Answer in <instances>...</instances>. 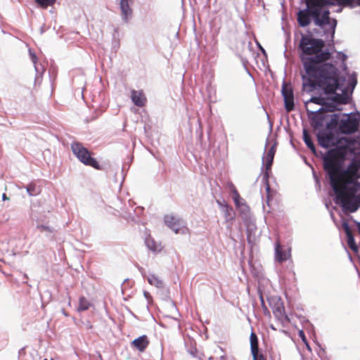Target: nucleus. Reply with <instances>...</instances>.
Segmentation results:
<instances>
[{"instance_id": "nucleus-33", "label": "nucleus", "mask_w": 360, "mask_h": 360, "mask_svg": "<svg viewBox=\"0 0 360 360\" xmlns=\"http://www.w3.org/2000/svg\"><path fill=\"white\" fill-rule=\"evenodd\" d=\"M3 199L4 200H8V198L6 197V195L4 193L3 194Z\"/></svg>"}, {"instance_id": "nucleus-24", "label": "nucleus", "mask_w": 360, "mask_h": 360, "mask_svg": "<svg viewBox=\"0 0 360 360\" xmlns=\"http://www.w3.org/2000/svg\"><path fill=\"white\" fill-rule=\"evenodd\" d=\"M348 246L354 251L357 252L358 248L355 244L354 238L352 235L347 236Z\"/></svg>"}, {"instance_id": "nucleus-8", "label": "nucleus", "mask_w": 360, "mask_h": 360, "mask_svg": "<svg viewBox=\"0 0 360 360\" xmlns=\"http://www.w3.org/2000/svg\"><path fill=\"white\" fill-rule=\"evenodd\" d=\"M119 1L121 18L124 22H128L132 16L133 10L131 8L132 0H117Z\"/></svg>"}, {"instance_id": "nucleus-35", "label": "nucleus", "mask_w": 360, "mask_h": 360, "mask_svg": "<svg viewBox=\"0 0 360 360\" xmlns=\"http://www.w3.org/2000/svg\"><path fill=\"white\" fill-rule=\"evenodd\" d=\"M260 49H261V50H262L263 52H264V50L263 49V48H262V47L260 46Z\"/></svg>"}, {"instance_id": "nucleus-18", "label": "nucleus", "mask_w": 360, "mask_h": 360, "mask_svg": "<svg viewBox=\"0 0 360 360\" xmlns=\"http://www.w3.org/2000/svg\"><path fill=\"white\" fill-rule=\"evenodd\" d=\"M303 139H304V141L306 143V145L310 148V150L314 153H315L316 150H315L314 145L313 144V143L311 140V138L309 136V134H307V132L306 131V130L303 131Z\"/></svg>"}, {"instance_id": "nucleus-10", "label": "nucleus", "mask_w": 360, "mask_h": 360, "mask_svg": "<svg viewBox=\"0 0 360 360\" xmlns=\"http://www.w3.org/2000/svg\"><path fill=\"white\" fill-rule=\"evenodd\" d=\"M233 199L237 208L240 212L243 217H248L249 214V207L246 205L243 199H242L236 191H233Z\"/></svg>"}, {"instance_id": "nucleus-29", "label": "nucleus", "mask_w": 360, "mask_h": 360, "mask_svg": "<svg viewBox=\"0 0 360 360\" xmlns=\"http://www.w3.org/2000/svg\"><path fill=\"white\" fill-rule=\"evenodd\" d=\"M37 60V56L34 54L32 55V60L34 63H36Z\"/></svg>"}, {"instance_id": "nucleus-23", "label": "nucleus", "mask_w": 360, "mask_h": 360, "mask_svg": "<svg viewBox=\"0 0 360 360\" xmlns=\"http://www.w3.org/2000/svg\"><path fill=\"white\" fill-rule=\"evenodd\" d=\"M105 164L103 162L97 160L94 158H91V167L96 169H103L105 168Z\"/></svg>"}, {"instance_id": "nucleus-7", "label": "nucleus", "mask_w": 360, "mask_h": 360, "mask_svg": "<svg viewBox=\"0 0 360 360\" xmlns=\"http://www.w3.org/2000/svg\"><path fill=\"white\" fill-rule=\"evenodd\" d=\"M282 95L283 96L285 107L288 112L294 108V96L292 87L286 84L282 86Z\"/></svg>"}, {"instance_id": "nucleus-12", "label": "nucleus", "mask_w": 360, "mask_h": 360, "mask_svg": "<svg viewBox=\"0 0 360 360\" xmlns=\"http://www.w3.org/2000/svg\"><path fill=\"white\" fill-rule=\"evenodd\" d=\"M131 100L133 103L139 107L143 106L146 103V98L141 91H131Z\"/></svg>"}, {"instance_id": "nucleus-27", "label": "nucleus", "mask_w": 360, "mask_h": 360, "mask_svg": "<svg viewBox=\"0 0 360 360\" xmlns=\"http://www.w3.org/2000/svg\"><path fill=\"white\" fill-rule=\"evenodd\" d=\"M299 336L300 337L303 342H306L307 338L303 330H301L299 331Z\"/></svg>"}, {"instance_id": "nucleus-31", "label": "nucleus", "mask_w": 360, "mask_h": 360, "mask_svg": "<svg viewBox=\"0 0 360 360\" xmlns=\"http://www.w3.org/2000/svg\"><path fill=\"white\" fill-rule=\"evenodd\" d=\"M62 313L64 314V316H68V314L65 311V309H62Z\"/></svg>"}, {"instance_id": "nucleus-16", "label": "nucleus", "mask_w": 360, "mask_h": 360, "mask_svg": "<svg viewBox=\"0 0 360 360\" xmlns=\"http://www.w3.org/2000/svg\"><path fill=\"white\" fill-rule=\"evenodd\" d=\"M147 280L150 285H154L158 288H161L163 286L162 281L155 274L148 275Z\"/></svg>"}, {"instance_id": "nucleus-32", "label": "nucleus", "mask_w": 360, "mask_h": 360, "mask_svg": "<svg viewBox=\"0 0 360 360\" xmlns=\"http://www.w3.org/2000/svg\"><path fill=\"white\" fill-rule=\"evenodd\" d=\"M304 343L305 344V345H306L307 348L309 350H310V349H311V348H310V347H309V343L307 342V341H306V342H304Z\"/></svg>"}, {"instance_id": "nucleus-21", "label": "nucleus", "mask_w": 360, "mask_h": 360, "mask_svg": "<svg viewBox=\"0 0 360 360\" xmlns=\"http://www.w3.org/2000/svg\"><path fill=\"white\" fill-rule=\"evenodd\" d=\"M27 191L30 195H37L40 193L39 189L34 184H30L27 186Z\"/></svg>"}, {"instance_id": "nucleus-30", "label": "nucleus", "mask_w": 360, "mask_h": 360, "mask_svg": "<svg viewBox=\"0 0 360 360\" xmlns=\"http://www.w3.org/2000/svg\"><path fill=\"white\" fill-rule=\"evenodd\" d=\"M143 295H144V296H145V297H146V299H148V297H149V293H148V292H144Z\"/></svg>"}, {"instance_id": "nucleus-17", "label": "nucleus", "mask_w": 360, "mask_h": 360, "mask_svg": "<svg viewBox=\"0 0 360 360\" xmlns=\"http://www.w3.org/2000/svg\"><path fill=\"white\" fill-rule=\"evenodd\" d=\"M222 212L224 214L226 221H231L234 219V212L229 206H224Z\"/></svg>"}, {"instance_id": "nucleus-6", "label": "nucleus", "mask_w": 360, "mask_h": 360, "mask_svg": "<svg viewBox=\"0 0 360 360\" xmlns=\"http://www.w3.org/2000/svg\"><path fill=\"white\" fill-rule=\"evenodd\" d=\"M165 223L176 233H180L184 228V221L172 214L165 215Z\"/></svg>"}, {"instance_id": "nucleus-15", "label": "nucleus", "mask_w": 360, "mask_h": 360, "mask_svg": "<svg viewBox=\"0 0 360 360\" xmlns=\"http://www.w3.org/2000/svg\"><path fill=\"white\" fill-rule=\"evenodd\" d=\"M250 345H251V351L253 356L254 360H257V351H258V347H257V335L252 333L250 337Z\"/></svg>"}, {"instance_id": "nucleus-9", "label": "nucleus", "mask_w": 360, "mask_h": 360, "mask_svg": "<svg viewBox=\"0 0 360 360\" xmlns=\"http://www.w3.org/2000/svg\"><path fill=\"white\" fill-rule=\"evenodd\" d=\"M291 257V249L284 248L277 243L275 246V259L278 262H283L289 259Z\"/></svg>"}, {"instance_id": "nucleus-25", "label": "nucleus", "mask_w": 360, "mask_h": 360, "mask_svg": "<svg viewBox=\"0 0 360 360\" xmlns=\"http://www.w3.org/2000/svg\"><path fill=\"white\" fill-rule=\"evenodd\" d=\"M37 228L41 231H49V232H52L53 231V230L49 226H44V225L38 226Z\"/></svg>"}, {"instance_id": "nucleus-20", "label": "nucleus", "mask_w": 360, "mask_h": 360, "mask_svg": "<svg viewBox=\"0 0 360 360\" xmlns=\"http://www.w3.org/2000/svg\"><path fill=\"white\" fill-rule=\"evenodd\" d=\"M89 301L84 297H81L79 298V306H78L77 310L79 311L87 310L89 309Z\"/></svg>"}, {"instance_id": "nucleus-5", "label": "nucleus", "mask_w": 360, "mask_h": 360, "mask_svg": "<svg viewBox=\"0 0 360 360\" xmlns=\"http://www.w3.org/2000/svg\"><path fill=\"white\" fill-rule=\"evenodd\" d=\"M73 153L77 158L86 165H90V153L79 143H73L72 144Z\"/></svg>"}, {"instance_id": "nucleus-28", "label": "nucleus", "mask_w": 360, "mask_h": 360, "mask_svg": "<svg viewBox=\"0 0 360 360\" xmlns=\"http://www.w3.org/2000/svg\"><path fill=\"white\" fill-rule=\"evenodd\" d=\"M217 202L221 212L223 211L224 206H229L224 201L221 202L219 200H217Z\"/></svg>"}, {"instance_id": "nucleus-14", "label": "nucleus", "mask_w": 360, "mask_h": 360, "mask_svg": "<svg viewBox=\"0 0 360 360\" xmlns=\"http://www.w3.org/2000/svg\"><path fill=\"white\" fill-rule=\"evenodd\" d=\"M275 154V148L274 146H272L270 150L266 153V154L263 157V162L266 165V170L269 169Z\"/></svg>"}, {"instance_id": "nucleus-2", "label": "nucleus", "mask_w": 360, "mask_h": 360, "mask_svg": "<svg viewBox=\"0 0 360 360\" xmlns=\"http://www.w3.org/2000/svg\"><path fill=\"white\" fill-rule=\"evenodd\" d=\"M302 51V60L305 69L302 75L303 89L311 92L321 88L323 91H340V101L345 102L348 94L356 84V75L342 66L336 68L333 65L326 63L320 65L329 58L330 53L323 49L324 43L321 39L303 37L300 42Z\"/></svg>"}, {"instance_id": "nucleus-26", "label": "nucleus", "mask_w": 360, "mask_h": 360, "mask_svg": "<svg viewBox=\"0 0 360 360\" xmlns=\"http://www.w3.org/2000/svg\"><path fill=\"white\" fill-rule=\"evenodd\" d=\"M344 229L346 232L347 236H349V235H352L349 227L347 223L343 224Z\"/></svg>"}, {"instance_id": "nucleus-3", "label": "nucleus", "mask_w": 360, "mask_h": 360, "mask_svg": "<svg viewBox=\"0 0 360 360\" xmlns=\"http://www.w3.org/2000/svg\"><path fill=\"white\" fill-rule=\"evenodd\" d=\"M354 6V0H307V10L300 11L298 13V22L302 27L309 24L310 13L315 18L317 25L321 26L334 34L337 22L335 19L329 18L328 8L337 6L336 12H340L342 6Z\"/></svg>"}, {"instance_id": "nucleus-4", "label": "nucleus", "mask_w": 360, "mask_h": 360, "mask_svg": "<svg viewBox=\"0 0 360 360\" xmlns=\"http://www.w3.org/2000/svg\"><path fill=\"white\" fill-rule=\"evenodd\" d=\"M270 307L273 309L274 316L281 321L288 320V316L285 314V309L282 300L278 296H271L268 298Z\"/></svg>"}, {"instance_id": "nucleus-1", "label": "nucleus", "mask_w": 360, "mask_h": 360, "mask_svg": "<svg viewBox=\"0 0 360 360\" xmlns=\"http://www.w3.org/2000/svg\"><path fill=\"white\" fill-rule=\"evenodd\" d=\"M354 89L345 102L340 101L342 92L336 90L323 91L325 97H311L304 102L320 146L326 148L336 146L323 156V166L337 202L352 212L360 205V145L356 147L351 141L340 136L336 128L342 134L356 131L360 113L328 112L340 110V105L349 102Z\"/></svg>"}, {"instance_id": "nucleus-11", "label": "nucleus", "mask_w": 360, "mask_h": 360, "mask_svg": "<svg viewBox=\"0 0 360 360\" xmlns=\"http://www.w3.org/2000/svg\"><path fill=\"white\" fill-rule=\"evenodd\" d=\"M148 344L149 341L146 335H141L131 342V346L139 352H143Z\"/></svg>"}, {"instance_id": "nucleus-19", "label": "nucleus", "mask_w": 360, "mask_h": 360, "mask_svg": "<svg viewBox=\"0 0 360 360\" xmlns=\"http://www.w3.org/2000/svg\"><path fill=\"white\" fill-rule=\"evenodd\" d=\"M35 3L38 4L41 8H47L49 6H52L56 0H34Z\"/></svg>"}, {"instance_id": "nucleus-34", "label": "nucleus", "mask_w": 360, "mask_h": 360, "mask_svg": "<svg viewBox=\"0 0 360 360\" xmlns=\"http://www.w3.org/2000/svg\"><path fill=\"white\" fill-rule=\"evenodd\" d=\"M357 1V4L360 5V0H356Z\"/></svg>"}, {"instance_id": "nucleus-13", "label": "nucleus", "mask_w": 360, "mask_h": 360, "mask_svg": "<svg viewBox=\"0 0 360 360\" xmlns=\"http://www.w3.org/2000/svg\"><path fill=\"white\" fill-rule=\"evenodd\" d=\"M145 243L147 248L153 252H160L162 249L161 244L155 241L150 236L146 238Z\"/></svg>"}, {"instance_id": "nucleus-22", "label": "nucleus", "mask_w": 360, "mask_h": 360, "mask_svg": "<svg viewBox=\"0 0 360 360\" xmlns=\"http://www.w3.org/2000/svg\"><path fill=\"white\" fill-rule=\"evenodd\" d=\"M119 31L118 29H114V33L112 34V45L114 49H117L120 46V40H119Z\"/></svg>"}]
</instances>
